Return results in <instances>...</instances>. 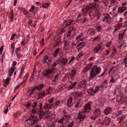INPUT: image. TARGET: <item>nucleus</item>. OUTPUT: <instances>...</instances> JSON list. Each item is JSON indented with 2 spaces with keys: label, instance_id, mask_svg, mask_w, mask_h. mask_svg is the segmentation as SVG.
<instances>
[{
  "label": "nucleus",
  "instance_id": "nucleus-42",
  "mask_svg": "<svg viewBox=\"0 0 127 127\" xmlns=\"http://www.w3.org/2000/svg\"><path fill=\"white\" fill-rule=\"evenodd\" d=\"M35 90V88H34L33 89L32 91H31V93L29 94V96H31V95L32 94L34 95L35 93L34 92V91Z\"/></svg>",
  "mask_w": 127,
  "mask_h": 127
},
{
  "label": "nucleus",
  "instance_id": "nucleus-26",
  "mask_svg": "<svg viewBox=\"0 0 127 127\" xmlns=\"http://www.w3.org/2000/svg\"><path fill=\"white\" fill-rule=\"evenodd\" d=\"M61 49L60 48H59L57 49H56L55 51L54 54V57H56L57 56V55L58 53L59 52L60 50Z\"/></svg>",
  "mask_w": 127,
  "mask_h": 127
},
{
  "label": "nucleus",
  "instance_id": "nucleus-59",
  "mask_svg": "<svg viewBox=\"0 0 127 127\" xmlns=\"http://www.w3.org/2000/svg\"><path fill=\"white\" fill-rule=\"evenodd\" d=\"M99 39V37L98 36H97L96 37H95L94 39L92 41L94 42L96 40H98Z\"/></svg>",
  "mask_w": 127,
  "mask_h": 127
},
{
  "label": "nucleus",
  "instance_id": "nucleus-8",
  "mask_svg": "<svg viewBox=\"0 0 127 127\" xmlns=\"http://www.w3.org/2000/svg\"><path fill=\"white\" fill-rule=\"evenodd\" d=\"M111 107H108L104 110V113L106 115H108L111 112Z\"/></svg>",
  "mask_w": 127,
  "mask_h": 127
},
{
  "label": "nucleus",
  "instance_id": "nucleus-27",
  "mask_svg": "<svg viewBox=\"0 0 127 127\" xmlns=\"http://www.w3.org/2000/svg\"><path fill=\"white\" fill-rule=\"evenodd\" d=\"M43 61L46 63H47L50 61V60H49L48 58L47 55L45 56L43 59Z\"/></svg>",
  "mask_w": 127,
  "mask_h": 127
},
{
  "label": "nucleus",
  "instance_id": "nucleus-62",
  "mask_svg": "<svg viewBox=\"0 0 127 127\" xmlns=\"http://www.w3.org/2000/svg\"><path fill=\"white\" fill-rule=\"evenodd\" d=\"M3 48V46H1V47L0 49V54H2Z\"/></svg>",
  "mask_w": 127,
  "mask_h": 127
},
{
  "label": "nucleus",
  "instance_id": "nucleus-31",
  "mask_svg": "<svg viewBox=\"0 0 127 127\" xmlns=\"http://www.w3.org/2000/svg\"><path fill=\"white\" fill-rule=\"evenodd\" d=\"M109 18L111 19L109 15L107 14L104 17V18L102 20V21H107L108 19Z\"/></svg>",
  "mask_w": 127,
  "mask_h": 127
},
{
  "label": "nucleus",
  "instance_id": "nucleus-64",
  "mask_svg": "<svg viewBox=\"0 0 127 127\" xmlns=\"http://www.w3.org/2000/svg\"><path fill=\"white\" fill-rule=\"evenodd\" d=\"M97 69L98 68L97 67H96L95 69V71L96 74H98L99 73V71L97 70Z\"/></svg>",
  "mask_w": 127,
  "mask_h": 127
},
{
  "label": "nucleus",
  "instance_id": "nucleus-12",
  "mask_svg": "<svg viewBox=\"0 0 127 127\" xmlns=\"http://www.w3.org/2000/svg\"><path fill=\"white\" fill-rule=\"evenodd\" d=\"M122 23H119L117 24L115 26V29L114 31V32H115L117 30L120 29L122 27Z\"/></svg>",
  "mask_w": 127,
  "mask_h": 127
},
{
  "label": "nucleus",
  "instance_id": "nucleus-21",
  "mask_svg": "<svg viewBox=\"0 0 127 127\" xmlns=\"http://www.w3.org/2000/svg\"><path fill=\"white\" fill-rule=\"evenodd\" d=\"M76 82H75L73 84H72L68 87V89L70 90L74 88L76 86Z\"/></svg>",
  "mask_w": 127,
  "mask_h": 127
},
{
  "label": "nucleus",
  "instance_id": "nucleus-24",
  "mask_svg": "<svg viewBox=\"0 0 127 127\" xmlns=\"http://www.w3.org/2000/svg\"><path fill=\"white\" fill-rule=\"evenodd\" d=\"M43 84H41L38 86L35 87L34 88L35 89H36L39 90H40L43 88Z\"/></svg>",
  "mask_w": 127,
  "mask_h": 127
},
{
  "label": "nucleus",
  "instance_id": "nucleus-15",
  "mask_svg": "<svg viewBox=\"0 0 127 127\" xmlns=\"http://www.w3.org/2000/svg\"><path fill=\"white\" fill-rule=\"evenodd\" d=\"M95 30L94 29L91 28L89 29L88 33L91 35H92L95 33Z\"/></svg>",
  "mask_w": 127,
  "mask_h": 127
},
{
  "label": "nucleus",
  "instance_id": "nucleus-43",
  "mask_svg": "<svg viewBox=\"0 0 127 127\" xmlns=\"http://www.w3.org/2000/svg\"><path fill=\"white\" fill-rule=\"evenodd\" d=\"M126 116V115H123L121 116L120 118V120L121 121H123V120L125 118Z\"/></svg>",
  "mask_w": 127,
  "mask_h": 127
},
{
  "label": "nucleus",
  "instance_id": "nucleus-6",
  "mask_svg": "<svg viewBox=\"0 0 127 127\" xmlns=\"http://www.w3.org/2000/svg\"><path fill=\"white\" fill-rule=\"evenodd\" d=\"M28 76V73L26 74L25 75L24 78V80L23 81V82L22 83H21L20 84L17 85L15 88V90H16L19 88L20 86V84H22V83H26L27 80V79Z\"/></svg>",
  "mask_w": 127,
  "mask_h": 127
},
{
  "label": "nucleus",
  "instance_id": "nucleus-22",
  "mask_svg": "<svg viewBox=\"0 0 127 127\" xmlns=\"http://www.w3.org/2000/svg\"><path fill=\"white\" fill-rule=\"evenodd\" d=\"M96 3H91L88 6H87V8L89 10L90 9L92 8H93L95 7L96 5Z\"/></svg>",
  "mask_w": 127,
  "mask_h": 127
},
{
  "label": "nucleus",
  "instance_id": "nucleus-53",
  "mask_svg": "<svg viewBox=\"0 0 127 127\" xmlns=\"http://www.w3.org/2000/svg\"><path fill=\"white\" fill-rule=\"evenodd\" d=\"M122 112L121 111H118L117 112V116H118L122 114Z\"/></svg>",
  "mask_w": 127,
  "mask_h": 127
},
{
  "label": "nucleus",
  "instance_id": "nucleus-51",
  "mask_svg": "<svg viewBox=\"0 0 127 127\" xmlns=\"http://www.w3.org/2000/svg\"><path fill=\"white\" fill-rule=\"evenodd\" d=\"M22 10H23L22 12L25 15H27V14L28 12L24 8H23Z\"/></svg>",
  "mask_w": 127,
  "mask_h": 127
},
{
  "label": "nucleus",
  "instance_id": "nucleus-34",
  "mask_svg": "<svg viewBox=\"0 0 127 127\" xmlns=\"http://www.w3.org/2000/svg\"><path fill=\"white\" fill-rule=\"evenodd\" d=\"M59 77L58 75H56L55 78H52V81L53 82H56L58 80Z\"/></svg>",
  "mask_w": 127,
  "mask_h": 127
},
{
  "label": "nucleus",
  "instance_id": "nucleus-37",
  "mask_svg": "<svg viewBox=\"0 0 127 127\" xmlns=\"http://www.w3.org/2000/svg\"><path fill=\"white\" fill-rule=\"evenodd\" d=\"M116 52V49L115 48H114L113 49V51L112 52V53L111 54V55H110V57H113L114 56V54Z\"/></svg>",
  "mask_w": 127,
  "mask_h": 127
},
{
  "label": "nucleus",
  "instance_id": "nucleus-46",
  "mask_svg": "<svg viewBox=\"0 0 127 127\" xmlns=\"http://www.w3.org/2000/svg\"><path fill=\"white\" fill-rule=\"evenodd\" d=\"M15 48V46L14 45L13 43H12L11 46V49L12 50V51L13 52L14 51Z\"/></svg>",
  "mask_w": 127,
  "mask_h": 127
},
{
  "label": "nucleus",
  "instance_id": "nucleus-48",
  "mask_svg": "<svg viewBox=\"0 0 127 127\" xmlns=\"http://www.w3.org/2000/svg\"><path fill=\"white\" fill-rule=\"evenodd\" d=\"M87 23V20L86 19H83L81 20V23L82 24H84Z\"/></svg>",
  "mask_w": 127,
  "mask_h": 127
},
{
  "label": "nucleus",
  "instance_id": "nucleus-58",
  "mask_svg": "<svg viewBox=\"0 0 127 127\" xmlns=\"http://www.w3.org/2000/svg\"><path fill=\"white\" fill-rule=\"evenodd\" d=\"M25 39H22V40L21 41V44L22 45H24L25 44Z\"/></svg>",
  "mask_w": 127,
  "mask_h": 127
},
{
  "label": "nucleus",
  "instance_id": "nucleus-20",
  "mask_svg": "<svg viewBox=\"0 0 127 127\" xmlns=\"http://www.w3.org/2000/svg\"><path fill=\"white\" fill-rule=\"evenodd\" d=\"M122 64H125V66H126L127 64V54L124 57L123 60L122 62Z\"/></svg>",
  "mask_w": 127,
  "mask_h": 127
},
{
  "label": "nucleus",
  "instance_id": "nucleus-9",
  "mask_svg": "<svg viewBox=\"0 0 127 127\" xmlns=\"http://www.w3.org/2000/svg\"><path fill=\"white\" fill-rule=\"evenodd\" d=\"M94 113L96 116H98L101 114V111L99 108H97L95 110Z\"/></svg>",
  "mask_w": 127,
  "mask_h": 127
},
{
  "label": "nucleus",
  "instance_id": "nucleus-55",
  "mask_svg": "<svg viewBox=\"0 0 127 127\" xmlns=\"http://www.w3.org/2000/svg\"><path fill=\"white\" fill-rule=\"evenodd\" d=\"M100 49V48H99L96 47L94 49V51H95L96 52H97Z\"/></svg>",
  "mask_w": 127,
  "mask_h": 127
},
{
  "label": "nucleus",
  "instance_id": "nucleus-2",
  "mask_svg": "<svg viewBox=\"0 0 127 127\" xmlns=\"http://www.w3.org/2000/svg\"><path fill=\"white\" fill-rule=\"evenodd\" d=\"M107 82V81L106 80H105L101 83L100 86H97L96 87L92 89L91 90L92 92V94L94 95L96 92H98L100 88H103L104 87L105 88H106Z\"/></svg>",
  "mask_w": 127,
  "mask_h": 127
},
{
  "label": "nucleus",
  "instance_id": "nucleus-29",
  "mask_svg": "<svg viewBox=\"0 0 127 127\" xmlns=\"http://www.w3.org/2000/svg\"><path fill=\"white\" fill-rule=\"evenodd\" d=\"M52 90V88L49 87L48 89H47L46 91V94L47 95L50 94L51 93V92Z\"/></svg>",
  "mask_w": 127,
  "mask_h": 127
},
{
  "label": "nucleus",
  "instance_id": "nucleus-38",
  "mask_svg": "<svg viewBox=\"0 0 127 127\" xmlns=\"http://www.w3.org/2000/svg\"><path fill=\"white\" fill-rule=\"evenodd\" d=\"M45 91L43 92L42 93H40L38 95V97L39 98L42 97L45 94Z\"/></svg>",
  "mask_w": 127,
  "mask_h": 127
},
{
  "label": "nucleus",
  "instance_id": "nucleus-60",
  "mask_svg": "<svg viewBox=\"0 0 127 127\" xmlns=\"http://www.w3.org/2000/svg\"><path fill=\"white\" fill-rule=\"evenodd\" d=\"M10 81V79L9 78H7L6 79L5 82L7 84H8Z\"/></svg>",
  "mask_w": 127,
  "mask_h": 127
},
{
  "label": "nucleus",
  "instance_id": "nucleus-13",
  "mask_svg": "<svg viewBox=\"0 0 127 127\" xmlns=\"http://www.w3.org/2000/svg\"><path fill=\"white\" fill-rule=\"evenodd\" d=\"M61 63L63 65H65L67 62V60L66 58H64L63 57L62 59L60 60Z\"/></svg>",
  "mask_w": 127,
  "mask_h": 127
},
{
  "label": "nucleus",
  "instance_id": "nucleus-25",
  "mask_svg": "<svg viewBox=\"0 0 127 127\" xmlns=\"http://www.w3.org/2000/svg\"><path fill=\"white\" fill-rule=\"evenodd\" d=\"M24 68L23 67H22L21 68V72L20 73L19 75V78H20L22 75L24 73Z\"/></svg>",
  "mask_w": 127,
  "mask_h": 127
},
{
  "label": "nucleus",
  "instance_id": "nucleus-49",
  "mask_svg": "<svg viewBox=\"0 0 127 127\" xmlns=\"http://www.w3.org/2000/svg\"><path fill=\"white\" fill-rule=\"evenodd\" d=\"M65 32V28H64L62 29L59 32V34H61L63 32Z\"/></svg>",
  "mask_w": 127,
  "mask_h": 127
},
{
  "label": "nucleus",
  "instance_id": "nucleus-45",
  "mask_svg": "<svg viewBox=\"0 0 127 127\" xmlns=\"http://www.w3.org/2000/svg\"><path fill=\"white\" fill-rule=\"evenodd\" d=\"M116 100L118 102H120L122 101V98L120 96H118Z\"/></svg>",
  "mask_w": 127,
  "mask_h": 127
},
{
  "label": "nucleus",
  "instance_id": "nucleus-35",
  "mask_svg": "<svg viewBox=\"0 0 127 127\" xmlns=\"http://www.w3.org/2000/svg\"><path fill=\"white\" fill-rule=\"evenodd\" d=\"M15 67H11V68L8 69V73H13L15 71Z\"/></svg>",
  "mask_w": 127,
  "mask_h": 127
},
{
  "label": "nucleus",
  "instance_id": "nucleus-61",
  "mask_svg": "<svg viewBox=\"0 0 127 127\" xmlns=\"http://www.w3.org/2000/svg\"><path fill=\"white\" fill-rule=\"evenodd\" d=\"M17 57L18 58H20L23 57V56L21 54H18L16 55Z\"/></svg>",
  "mask_w": 127,
  "mask_h": 127
},
{
  "label": "nucleus",
  "instance_id": "nucleus-40",
  "mask_svg": "<svg viewBox=\"0 0 127 127\" xmlns=\"http://www.w3.org/2000/svg\"><path fill=\"white\" fill-rule=\"evenodd\" d=\"M124 35V33L123 32L122 33H120L119 34V39H122V37Z\"/></svg>",
  "mask_w": 127,
  "mask_h": 127
},
{
  "label": "nucleus",
  "instance_id": "nucleus-14",
  "mask_svg": "<svg viewBox=\"0 0 127 127\" xmlns=\"http://www.w3.org/2000/svg\"><path fill=\"white\" fill-rule=\"evenodd\" d=\"M94 68H93L92 71L90 73V79L93 78L96 76V75L94 72Z\"/></svg>",
  "mask_w": 127,
  "mask_h": 127
},
{
  "label": "nucleus",
  "instance_id": "nucleus-47",
  "mask_svg": "<svg viewBox=\"0 0 127 127\" xmlns=\"http://www.w3.org/2000/svg\"><path fill=\"white\" fill-rule=\"evenodd\" d=\"M47 127H55V126L53 123H51L47 125Z\"/></svg>",
  "mask_w": 127,
  "mask_h": 127
},
{
  "label": "nucleus",
  "instance_id": "nucleus-11",
  "mask_svg": "<svg viewBox=\"0 0 127 127\" xmlns=\"http://www.w3.org/2000/svg\"><path fill=\"white\" fill-rule=\"evenodd\" d=\"M85 117L84 112H80V121H82Z\"/></svg>",
  "mask_w": 127,
  "mask_h": 127
},
{
  "label": "nucleus",
  "instance_id": "nucleus-17",
  "mask_svg": "<svg viewBox=\"0 0 127 127\" xmlns=\"http://www.w3.org/2000/svg\"><path fill=\"white\" fill-rule=\"evenodd\" d=\"M72 99L71 97H70L68 99L67 104L68 107H70L72 105Z\"/></svg>",
  "mask_w": 127,
  "mask_h": 127
},
{
  "label": "nucleus",
  "instance_id": "nucleus-23",
  "mask_svg": "<svg viewBox=\"0 0 127 127\" xmlns=\"http://www.w3.org/2000/svg\"><path fill=\"white\" fill-rule=\"evenodd\" d=\"M76 72V71L74 69L72 70L71 73L70 74V77L72 78L75 75Z\"/></svg>",
  "mask_w": 127,
  "mask_h": 127
},
{
  "label": "nucleus",
  "instance_id": "nucleus-1",
  "mask_svg": "<svg viewBox=\"0 0 127 127\" xmlns=\"http://www.w3.org/2000/svg\"><path fill=\"white\" fill-rule=\"evenodd\" d=\"M38 120L36 116L32 115L30 118L26 120L25 121H30V122H29L28 124V126L29 127H32L33 126L34 124L37 123Z\"/></svg>",
  "mask_w": 127,
  "mask_h": 127
},
{
  "label": "nucleus",
  "instance_id": "nucleus-16",
  "mask_svg": "<svg viewBox=\"0 0 127 127\" xmlns=\"http://www.w3.org/2000/svg\"><path fill=\"white\" fill-rule=\"evenodd\" d=\"M111 120V118L109 117H106L104 120V123L106 124V126L108 124Z\"/></svg>",
  "mask_w": 127,
  "mask_h": 127
},
{
  "label": "nucleus",
  "instance_id": "nucleus-54",
  "mask_svg": "<svg viewBox=\"0 0 127 127\" xmlns=\"http://www.w3.org/2000/svg\"><path fill=\"white\" fill-rule=\"evenodd\" d=\"M26 107L27 108H29L31 106V104L30 103H28L27 105H25Z\"/></svg>",
  "mask_w": 127,
  "mask_h": 127
},
{
  "label": "nucleus",
  "instance_id": "nucleus-39",
  "mask_svg": "<svg viewBox=\"0 0 127 127\" xmlns=\"http://www.w3.org/2000/svg\"><path fill=\"white\" fill-rule=\"evenodd\" d=\"M50 4V3L47 2L46 3H44L43 4L42 7L44 8H48Z\"/></svg>",
  "mask_w": 127,
  "mask_h": 127
},
{
  "label": "nucleus",
  "instance_id": "nucleus-30",
  "mask_svg": "<svg viewBox=\"0 0 127 127\" xmlns=\"http://www.w3.org/2000/svg\"><path fill=\"white\" fill-rule=\"evenodd\" d=\"M85 39V38L84 37L83 34L82 32H81L80 34V41H84Z\"/></svg>",
  "mask_w": 127,
  "mask_h": 127
},
{
  "label": "nucleus",
  "instance_id": "nucleus-56",
  "mask_svg": "<svg viewBox=\"0 0 127 127\" xmlns=\"http://www.w3.org/2000/svg\"><path fill=\"white\" fill-rule=\"evenodd\" d=\"M34 6L33 5H32L31 6V9H30L29 11L30 12L32 11L34 9Z\"/></svg>",
  "mask_w": 127,
  "mask_h": 127
},
{
  "label": "nucleus",
  "instance_id": "nucleus-4",
  "mask_svg": "<svg viewBox=\"0 0 127 127\" xmlns=\"http://www.w3.org/2000/svg\"><path fill=\"white\" fill-rule=\"evenodd\" d=\"M42 104H40L39 106L40 109V110L39 111L38 114L39 115V118H41V115H43L45 114L46 115V117L47 118H48L50 116L51 113L49 112V111H48L44 113L43 111H42L41 109H42Z\"/></svg>",
  "mask_w": 127,
  "mask_h": 127
},
{
  "label": "nucleus",
  "instance_id": "nucleus-52",
  "mask_svg": "<svg viewBox=\"0 0 127 127\" xmlns=\"http://www.w3.org/2000/svg\"><path fill=\"white\" fill-rule=\"evenodd\" d=\"M21 48L20 47L17 48L15 50L16 51V55L18 53V52L20 51V50Z\"/></svg>",
  "mask_w": 127,
  "mask_h": 127
},
{
  "label": "nucleus",
  "instance_id": "nucleus-7",
  "mask_svg": "<svg viewBox=\"0 0 127 127\" xmlns=\"http://www.w3.org/2000/svg\"><path fill=\"white\" fill-rule=\"evenodd\" d=\"M69 44L70 43L69 41H64V45L63 47L64 50H68L70 47Z\"/></svg>",
  "mask_w": 127,
  "mask_h": 127
},
{
  "label": "nucleus",
  "instance_id": "nucleus-41",
  "mask_svg": "<svg viewBox=\"0 0 127 127\" xmlns=\"http://www.w3.org/2000/svg\"><path fill=\"white\" fill-rule=\"evenodd\" d=\"M101 29V27L100 24H97L96 28V29L99 32Z\"/></svg>",
  "mask_w": 127,
  "mask_h": 127
},
{
  "label": "nucleus",
  "instance_id": "nucleus-44",
  "mask_svg": "<svg viewBox=\"0 0 127 127\" xmlns=\"http://www.w3.org/2000/svg\"><path fill=\"white\" fill-rule=\"evenodd\" d=\"M89 10V9H88V8H87V6L86 8H83L82 9V11L84 13V12H87Z\"/></svg>",
  "mask_w": 127,
  "mask_h": 127
},
{
  "label": "nucleus",
  "instance_id": "nucleus-33",
  "mask_svg": "<svg viewBox=\"0 0 127 127\" xmlns=\"http://www.w3.org/2000/svg\"><path fill=\"white\" fill-rule=\"evenodd\" d=\"M66 117L65 116H64V117L61 119V120L58 121V122L59 123H63L64 120H65L66 119Z\"/></svg>",
  "mask_w": 127,
  "mask_h": 127
},
{
  "label": "nucleus",
  "instance_id": "nucleus-32",
  "mask_svg": "<svg viewBox=\"0 0 127 127\" xmlns=\"http://www.w3.org/2000/svg\"><path fill=\"white\" fill-rule=\"evenodd\" d=\"M117 76H118V75H116V76H113V78L110 79V81L111 82H113L116 81L118 78L116 77Z\"/></svg>",
  "mask_w": 127,
  "mask_h": 127
},
{
  "label": "nucleus",
  "instance_id": "nucleus-28",
  "mask_svg": "<svg viewBox=\"0 0 127 127\" xmlns=\"http://www.w3.org/2000/svg\"><path fill=\"white\" fill-rule=\"evenodd\" d=\"M52 107L51 105L50 104H46L43 107V108L45 109H50Z\"/></svg>",
  "mask_w": 127,
  "mask_h": 127
},
{
  "label": "nucleus",
  "instance_id": "nucleus-19",
  "mask_svg": "<svg viewBox=\"0 0 127 127\" xmlns=\"http://www.w3.org/2000/svg\"><path fill=\"white\" fill-rule=\"evenodd\" d=\"M127 7H120L119 8L118 10L120 13H122L123 11H125Z\"/></svg>",
  "mask_w": 127,
  "mask_h": 127
},
{
  "label": "nucleus",
  "instance_id": "nucleus-10",
  "mask_svg": "<svg viewBox=\"0 0 127 127\" xmlns=\"http://www.w3.org/2000/svg\"><path fill=\"white\" fill-rule=\"evenodd\" d=\"M53 68H51L47 70L44 73V75L47 76L49 74H52L53 72Z\"/></svg>",
  "mask_w": 127,
  "mask_h": 127
},
{
  "label": "nucleus",
  "instance_id": "nucleus-3",
  "mask_svg": "<svg viewBox=\"0 0 127 127\" xmlns=\"http://www.w3.org/2000/svg\"><path fill=\"white\" fill-rule=\"evenodd\" d=\"M89 15L91 19L95 21H97L99 17V14L97 11H91L89 13Z\"/></svg>",
  "mask_w": 127,
  "mask_h": 127
},
{
  "label": "nucleus",
  "instance_id": "nucleus-57",
  "mask_svg": "<svg viewBox=\"0 0 127 127\" xmlns=\"http://www.w3.org/2000/svg\"><path fill=\"white\" fill-rule=\"evenodd\" d=\"M74 122H72L67 127H72L74 125Z\"/></svg>",
  "mask_w": 127,
  "mask_h": 127
},
{
  "label": "nucleus",
  "instance_id": "nucleus-5",
  "mask_svg": "<svg viewBox=\"0 0 127 127\" xmlns=\"http://www.w3.org/2000/svg\"><path fill=\"white\" fill-rule=\"evenodd\" d=\"M91 101H89L85 105L84 109V112H88L90 111L91 108Z\"/></svg>",
  "mask_w": 127,
  "mask_h": 127
},
{
  "label": "nucleus",
  "instance_id": "nucleus-36",
  "mask_svg": "<svg viewBox=\"0 0 127 127\" xmlns=\"http://www.w3.org/2000/svg\"><path fill=\"white\" fill-rule=\"evenodd\" d=\"M10 15L11 16V21H12L13 18L14 16L13 14V11L12 9H11L10 10Z\"/></svg>",
  "mask_w": 127,
  "mask_h": 127
},
{
  "label": "nucleus",
  "instance_id": "nucleus-50",
  "mask_svg": "<svg viewBox=\"0 0 127 127\" xmlns=\"http://www.w3.org/2000/svg\"><path fill=\"white\" fill-rule=\"evenodd\" d=\"M16 35V34L14 33L11 36V37L10 38V39L11 40H13L15 36Z\"/></svg>",
  "mask_w": 127,
  "mask_h": 127
},
{
  "label": "nucleus",
  "instance_id": "nucleus-18",
  "mask_svg": "<svg viewBox=\"0 0 127 127\" xmlns=\"http://www.w3.org/2000/svg\"><path fill=\"white\" fill-rule=\"evenodd\" d=\"M92 64L91 63L89 64L84 69L83 71L84 72H87V70H89V69L91 67Z\"/></svg>",
  "mask_w": 127,
  "mask_h": 127
},
{
  "label": "nucleus",
  "instance_id": "nucleus-63",
  "mask_svg": "<svg viewBox=\"0 0 127 127\" xmlns=\"http://www.w3.org/2000/svg\"><path fill=\"white\" fill-rule=\"evenodd\" d=\"M17 64V62L16 61H14L13 62L12 65L13 66H14L16 65Z\"/></svg>",
  "mask_w": 127,
  "mask_h": 127
}]
</instances>
